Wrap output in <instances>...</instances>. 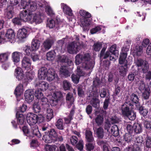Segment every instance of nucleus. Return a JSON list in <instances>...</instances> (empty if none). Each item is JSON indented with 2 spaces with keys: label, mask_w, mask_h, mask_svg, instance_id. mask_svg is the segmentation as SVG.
<instances>
[{
  "label": "nucleus",
  "mask_w": 151,
  "mask_h": 151,
  "mask_svg": "<svg viewBox=\"0 0 151 151\" xmlns=\"http://www.w3.org/2000/svg\"><path fill=\"white\" fill-rule=\"evenodd\" d=\"M75 63L76 65L82 63L83 68L86 70H91L93 68L94 62L91 59L90 55L89 53H86L83 55L78 54L75 58Z\"/></svg>",
  "instance_id": "obj_1"
},
{
  "label": "nucleus",
  "mask_w": 151,
  "mask_h": 151,
  "mask_svg": "<svg viewBox=\"0 0 151 151\" xmlns=\"http://www.w3.org/2000/svg\"><path fill=\"white\" fill-rule=\"evenodd\" d=\"M38 77L40 79L47 80L49 81L54 80L55 81H58L57 75L55 73L53 69L50 68L47 70L45 67L40 68L38 70Z\"/></svg>",
  "instance_id": "obj_2"
},
{
  "label": "nucleus",
  "mask_w": 151,
  "mask_h": 151,
  "mask_svg": "<svg viewBox=\"0 0 151 151\" xmlns=\"http://www.w3.org/2000/svg\"><path fill=\"white\" fill-rule=\"evenodd\" d=\"M21 16L23 20H27L29 23L35 24H39L42 22V14L39 12L33 13H29L27 15L26 12H22Z\"/></svg>",
  "instance_id": "obj_3"
},
{
  "label": "nucleus",
  "mask_w": 151,
  "mask_h": 151,
  "mask_svg": "<svg viewBox=\"0 0 151 151\" xmlns=\"http://www.w3.org/2000/svg\"><path fill=\"white\" fill-rule=\"evenodd\" d=\"M44 119V117L42 115H37L33 113H29L27 115V122L30 126H37L36 125L37 123L42 122Z\"/></svg>",
  "instance_id": "obj_4"
},
{
  "label": "nucleus",
  "mask_w": 151,
  "mask_h": 151,
  "mask_svg": "<svg viewBox=\"0 0 151 151\" xmlns=\"http://www.w3.org/2000/svg\"><path fill=\"white\" fill-rule=\"evenodd\" d=\"M21 5L23 8L26 10L22 11H26L27 15L29 13H32L37 9V5L36 2L31 1L29 2V0H21Z\"/></svg>",
  "instance_id": "obj_5"
},
{
  "label": "nucleus",
  "mask_w": 151,
  "mask_h": 151,
  "mask_svg": "<svg viewBox=\"0 0 151 151\" xmlns=\"http://www.w3.org/2000/svg\"><path fill=\"white\" fill-rule=\"evenodd\" d=\"M4 36V35L0 34V44L8 41L13 43L15 41V33L12 29H9L7 30L5 34V38H3Z\"/></svg>",
  "instance_id": "obj_6"
},
{
  "label": "nucleus",
  "mask_w": 151,
  "mask_h": 151,
  "mask_svg": "<svg viewBox=\"0 0 151 151\" xmlns=\"http://www.w3.org/2000/svg\"><path fill=\"white\" fill-rule=\"evenodd\" d=\"M47 97L49 100V103L52 106L56 105L58 102H61L63 99L62 95L58 92H52L51 95L47 96Z\"/></svg>",
  "instance_id": "obj_7"
},
{
  "label": "nucleus",
  "mask_w": 151,
  "mask_h": 151,
  "mask_svg": "<svg viewBox=\"0 0 151 151\" xmlns=\"http://www.w3.org/2000/svg\"><path fill=\"white\" fill-rule=\"evenodd\" d=\"M116 44H114L112 45L109 48V51H107L105 53L106 48H103L101 50L100 55L101 58H106L108 57L110 55V53L114 55H117L118 54V51L116 50Z\"/></svg>",
  "instance_id": "obj_8"
},
{
  "label": "nucleus",
  "mask_w": 151,
  "mask_h": 151,
  "mask_svg": "<svg viewBox=\"0 0 151 151\" xmlns=\"http://www.w3.org/2000/svg\"><path fill=\"white\" fill-rule=\"evenodd\" d=\"M31 130H29L28 127L24 126L22 128V131L24 134L27 136L33 137L34 135L37 136L40 134L38 127L35 126L34 127L31 126Z\"/></svg>",
  "instance_id": "obj_9"
},
{
  "label": "nucleus",
  "mask_w": 151,
  "mask_h": 151,
  "mask_svg": "<svg viewBox=\"0 0 151 151\" xmlns=\"http://www.w3.org/2000/svg\"><path fill=\"white\" fill-rule=\"evenodd\" d=\"M127 53H121L119 59V63L120 64L131 65L132 63V58L129 56L127 58Z\"/></svg>",
  "instance_id": "obj_10"
},
{
  "label": "nucleus",
  "mask_w": 151,
  "mask_h": 151,
  "mask_svg": "<svg viewBox=\"0 0 151 151\" xmlns=\"http://www.w3.org/2000/svg\"><path fill=\"white\" fill-rule=\"evenodd\" d=\"M22 67L27 71H30L33 69V66L31 65V60L29 57L24 56L22 61Z\"/></svg>",
  "instance_id": "obj_11"
},
{
  "label": "nucleus",
  "mask_w": 151,
  "mask_h": 151,
  "mask_svg": "<svg viewBox=\"0 0 151 151\" xmlns=\"http://www.w3.org/2000/svg\"><path fill=\"white\" fill-rule=\"evenodd\" d=\"M134 63L137 67H141L143 73H145L149 68L148 62L140 59H135Z\"/></svg>",
  "instance_id": "obj_12"
},
{
  "label": "nucleus",
  "mask_w": 151,
  "mask_h": 151,
  "mask_svg": "<svg viewBox=\"0 0 151 151\" xmlns=\"http://www.w3.org/2000/svg\"><path fill=\"white\" fill-rule=\"evenodd\" d=\"M81 46L78 43L73 42L70 43L67 47L68 52L70 54L76 53L80 49Z\"/></svg>",
  "instance_id": "obj_13"
},
{
  "label": "nucleus",
  "mask_w": 151,
  "mask_h": 151,
  "mask_svg": "<svg viewBox=\"0 0 151 151\" xmlns=\"http://www.w3.org/2000/svg\"><path fill=\"white\" fill-rule=\"evenodd\" d=\"M132 106H133V105L132 103L129 100H127L125 103L122 105L121 107V110L122 114L125 116L128 114L132 111L130 110L129 107L131 106V108H132Z\"/></svg>",
  "instance_id": "obj_14"
},
{
  "label": "nucleus",
  "mask_w": 151,
  "mask_h": 151,
  "mask_svg": "<svg viewBox=\"0 0 151 151\" xmlns=\"http://www.w3.org/2000/svg\"><path fill=\"white\" fill-rule=\"evenodd\" d=\"M14 76L18 81H22L24 82L27 81L24 76L23 70L20 68H17L15 70Z\"/></svg>",
  "instance_id": "obj_15"
},
{
  "label": "nucleus",
  "mask_w": 151,
  "mask_h": 151,
  "mask_svg": "<svg viewBox=\"0 0 151 151\" xmlns=\"http://www.w3.org/2000/svg\"><path fill=\"white\" fill-rule=\"evenodd\" d=\"M54 42V40L51 38H48L44 41L43 43L41 50L45 52L50 49Z\"/></svg>",
  "instance_id": "obj_16"
},
{
  "label": "nucleus",
  "mask_w": 151,
  "mask_h": 151,
  "mask_svg": "<svg viewBox=\"0 0 151 151\" xmlns=\"http://www.w3.org/2000/svg\"><path fill=\"white\" fill-rule=\"evenodd\" d=\"M89 18H86L78 19L80 26L82 27L84 31H88L89 29V26L91 24V21Z\"/></svg>",
  "instance_id": "obj_17"
},
{
  "label": "nucleus",
  "mask_w": 151,
  "mask_h": 151,
  "mask_svg": "<svg viewBox=\"0 0 151 151\" xmlns=\"http://www.w3.org/2000/svg\"><path fill=\"white\" fill-rule=\"evenodd\" d=\"M28 28H22L18 30L17 36L18 38L20 40L26 39L28 35Z\"/></svg>",
  "instance_id": "obj_18"
},
{
  "label": "nucleus",
  "mask_w": 151,
  "mask_h": 151,
  "mask_svg": "<svg viewBox=\"0 0 151 151\" xmlns=\"http://www.w3.org/2000/svg\"><path fill=\"white\" fill-rule=\"evenodd\" d=\"M76 72L77 75L73 74L71 76L73 81L76 84L78 83L80 77L83 76L84 75V73L81 70L80 67L79 66L77 67Z\"/></svg>",
  "instance_id": "obj_19"
},
{
  "label": "nucleus",
  "mask_w": 151,
  "mask_h": 151,
  "mask_svg": "<svg viewBox=\"0 0 151 151\" xmlns=\"http://www.w3.org/2000/svg\"><path fill=\"white\" fill-rule=\"evenodd\" d=\"M60 23L61 21L60 19H56L55 20L52 19L47 21V25L50 28L58 29L59 27V24Z\"/></svg>",
  "instance_id": "obj_20"
},
{
  "label": "nucleus",
  "mask_w": 151,
  "mask_h": 151,
  "mask_svg": "<svg viewBox=\"0 0 151 151\" xmlns=\"http://www.w3.org/2000/svg\"><path fill=\"white\" fill-rule=\"evenodd\" d=\"M35 87L41 90L44 91L48 89L49 84L46 81H40L35 84Z\"/></svg>",
  "instance_id": "obj_21"
},
{
  "label": "nucleus",
  "mask_w": 151,
  "mask_h": 151,
  "mask_svg": "<svg viewBox=\"0 0 151 151\" xmlns=\"http://www.w3.org/2000/svg\"><path fill=\"white\" fill-rule=\"evenodd\" d=\"M76 16L79 19L86 18H90L91 17V14L88 12L84 10H81L78 12L76 14Z\"/></svg>",
  "instance_id": "obj_22"
},
{
  "label": "nucleus",
  "mask_w": 151,
  "mask_h": 151,
  "mask_svg": "<svg viewBox=\"0 0 151 151\" xmlns=\"http://www.w3.org/2000/svg\"><path fill=\"white\" fill-rule=\"evenodd\" d=\"M33 92L30 90H27L25 92V100L28 103L31 102L34 99Z\"/></svg>",
  "instance_id": "obj_23"
},
{
  "label": "nucleus",
  "mask_w": 151,
  "mask_h": 151,
  "mask_svg": "<svg viewBox=\"0 0 151 151\" xmlns=\"http://www.w3.org/2000/svg\"><path fill=\"white\" fill-rule=\"evenodd\" d=\"M61 6L64 14L69 16H73L72 10L69 6L64 3H61Z\"/></svg>",
  "instance_id": "obj_24"
},
{
  "label": "nucleus",
  "mask_w": 151,
  "mask_h": 151,
  "mask_svg": "<svg viewBox=\"0 0 151 151\" xmlns=\"http://www.w3.org/2000/svg\"><path fill=\"white\" fill-rule=\"evenodd\" d=\"M13 7L12 6H9L5 10L4 14L5 18L9 19L12 18L14 13Z\"/></svg>",
  "instance_id": "obj_25"
},
{
  "label": "nucleus",
  "mask_w": 151,
  "mask_h": 151,
  "mask_svg": "<svg viewBox=\"0 0 151 151\" xmlns=\"http://www.w3.org/2000/svg\"><path fill=\"white\" fill-rule=\"evenodd\" d=\"M40 44V42L36 37L33 39L31 43V48L32 50L35 51L37 50L39 48Z\"/></svg>",
  "instance_id": "obj_26"
},
{
  "label": "nucleus",
  "mask_w": 151,
  "mask_h": 151,
  "mask_svg": "<svg viewBox=\"0 0 151 151\" xmlns=\"http://www.w3.org/2000/svg\"><path fill=\"white\" fill-rule=\"evenodd\" d=\"M94 133L96 134L97 137L100 139L103 138L104 135V132L103 128L101 127L97 128L95 127L93 128Z\"/></svg>",
  "instance_id": "obj_27"
},
{
  "label": "nucleus",
  "mask_w": 151,
  "mask_h": 151,
  "mask_svg": "<svg viewBox=\"0 0 151 151\" xmlns=\"http://www.w3.org/2000/svg\"><path fill=\"white\" fill-rule=\"evenodd\" d=\"M21 53L17 51L13 52L12 55V60L14 64L19 62L20 61Z\"/></svg>",
  "instance_id": "obj_28"
},
{
  "label": "nucleus",
  "mask_w": 151,
  "mask_h": 151,
  "mask_svg": "<svg viewBox=\"0 0 151 151\" xmlns=\"http://www.w3.org/2000/svg\"><path fill=\"white\" fill-rule=\"evenodd\" d=\"M60 74L62 77H67L70 76V73L65 66H61L60 70Z\"/></svg>",
  "instance_id": "obj_29"
},
{
  "label": "nucleus",
  "mask_w": 151,
  "mask_h": 151,
  "mask_svg": "<svg viewBox=\"0 0 151 151\" xmlns=\"http://www.w3.org/2000/svg\"><path fill=\"white\" fill-rule=\"evenodd\" d=\"M86 138L88 142H93L94 140L91 131L89 130H86L85 132Z\"/></svg>",
  "instance_id": "obj_30"
},
{
  "label": "nucleus",
  "mask_w": 151,
  "mask_h": 151,
  "mask_svg": "<svg viewBox=\"0 0 151 151\" xmlns=\"http://www.w3.org/2000/svg\"><path fill=\"white\" fill-rule=\"evenodd\" d=\"M23 93V86L21 84H19L16 88L14 91V94L17 98L18 97L20 96Z\"/></svg>",
  "instance_id": "obj_31"
},
{
  "label": "nucleus",
  "mask_w": 151,
  "mask_h": 151,
  "mask_svg": "<svg viewBox=\"0 0 151 151\" xmlns=\"http://www.w3.org/2000/svg\"><path fill=\"white\" fill-rule=\"evenodd\" d=\"M39 102L43 106V108L45 109L46 108L49 107V105L48 99L44 96L39 99Z\"/></svg>",
  "instance_id": "obj_32"
},
{
  "label": "nucleus",
  "mask_w": 151,
  "mask_h": 151,
  "mask_svg": "<svg viewBox=\"0 0 151 151\" xmlns=\"http://www.w3.org/2000/svg\"><path fill=\"white\" fill-rule=\"evenodd\" d=\"M55 52L54 50H52L47 52L46 55V59L47 60L52 61L55 58Z\"/></svg>",
  "instance_id": "obj_33"
},
{
  "label": "nucleus",
  "mask_w": 151,
  "mask_h": 151,
  "mask_svg": "<svg viewBox=\"0 0 151 151\" xmlns=\"http://www.w3.org/2000/svg\"><path fill=\"white\" fill-rule=\"evenodd\" d=\"M46 117L47 120L49 121L52 119L54 116V112L53 110L50 108H46Z\"/></svg>",
  "instance_id": "obj_34"
},
{
  "label": "nucleus",
  "mask_w": 151,
  "mask_h": 151,
  "mask_svg": "<svg viewBox=\"0 0 151 151\" xmlns=\"http://www.w3.org/2000/svg\"><path fill=\"white\" fill-rule=\"evenodd\" d=\"M142 47L140 46H136L134 49V55L140 56L142 53Z\"/></svg>",
  "instance_id": "obj_35"
},
{
  "label": "nucleus",
  "mask_w": 151,
  "mask_h": 151,
  "mask_svg": "<svg viewBox=\"0 0 151 151\" xmlns=\"http://www.w3.org/2000/svg\"><path fill=\"white\" fill-rule=\"evenodd\" d=\"M132 128L134 132L137 134L140 133L142 131L141 125L137 123H134Z\"/></svg>",
  "instance_id": "obj_36"
},
{
  "label": "nucleus",
  "mask_w": 151,
  "mask_h": 151,
  "mask_svg": "<svg viewBox=\"0 0 151 151\" xmlns=\"http://www.w3.org/2000/svg\"><path fill=\"white\" fill-rule=\"evenodd\" d=\"M10 53L7 52L0 54V62L2 63L6 61L8 59Z\"/></svg>",
  "instance_id": "obj_37"
},
{
  "label": "nucleus",
  "mask_w": 151,
  "mask_h": 151,
  "mask_svg": "<svg viewBox=\"0 0 151 151\" xmlns=\"http://www.w3.org/2000/svg\"><path fill=\"white\" fill-rule=\"evenodd\" d=\"M130 99L131 101L130 102L132 103V102L134 103L135 104L134 105L137 107L138 106V104H139V98L136 94L133 93L130 96Z\"/></svg>",
  "instance_id": "obj_38"
},
{
  "label": "nucleus",
  "mask_w": 151,
  "mask_h": 151,
  "mask_svg": "<svg viewBox=\"0 0 151 151\" xmlns=\"http://www.w3.org/2000/svg\"><path fill=\"white\" fill-rule=\"evenodd\" d=\"M128 65H122L119 67V73L121 75L123 76H125L127 71V66Z\"/></svg>",
  "instance_id": "obj_39"
},
{
  "label": "nucleus",
  "mask_w": 151,
  "mask_h": 151,
  "mask_svg": "<svg viewBox=\"0 0 151 151\" xmlns=\"http://www.w3.org/2000/svg\"><path fill=\"white\" fill-rule=\"evenodd\" d=\"M16 116L18 124H22L24 123V118L23 115L17 112L16 113Z\"/></svg>",
  "instance_id": "obj_40"
},
{
  "label": "nucleus",
  "mask_w": 151,
  "mask_h": 151,
  "mask_svg": "<svg viewBox=\"0 0 151 151\" xmlns=\"http://www.w3.org/2000/svg\"><path fill=\"white\" fill-rule=\"evenodd\" d=\"M24 12H26V11H22L21 12L20 14V19L18 18H16L12 20V22L18 25H19L21 24V23L22 22L27 21V20H23L22 17L21 16V14H22V13Z\"/></svg>",
  "instance_id": "obj_41"
},
{
  "label": "nucleus",
  "mask_w": 151,
  "mask_h": 151,
  "mask_svg": "<svg viewBox=\"0 0 151 151\" xmlns=\"http://www.w3.org/2000/svg\"><path fill=\"white\" fill-rule=\"evenodd\" d=\"M45 12L50 17H53L55 13L52 8L49 5L47 4L46 6Z\"/></svg>",
  "instance_id": "obj_42"
},
{
  "label": "nucleus",
  "mask_w": 151,
  "mask_h": 151,
  "mask_svg": "<svg viewBox=\"0 0 151 151\" xmlns=\"http://www.w3.org/2000/svg\"><path fill=\"white\" fill-rule=\"evenodd\" d=\"M45 148L46 151H59L58 148L55 145L47 144Z\"/></svg>",
  "instance_id": "obj_43"
},
{
  "label": "nucleus",
  "mask_w": 151,
  "mask_h": 151,
  "mask_svg": "<svg viewBox=\"0 0 151 151\" xmlns=\"http://www.w3.org/2000/svg\"><path fill=\"white\" fill-rule=\"evenodd\" d=\"M98 144L103 147L104 151H109L108 144L106 141L99 140L98 142Z\"/></svg>",
  "instance_id": "obj_44"
},
{
  "label": "nucleus",
  "mask_w": 151,
  "mask_h": 151,
  "mask_svg": "<svg viewBox=\"0 0 151 151\" xmlns=\"http://www.w3.org/2000/svg\"><path fill=\"white\" fill-rule=\"evenodd\" d=\"M111 134L115 137L117 136L119 134V130L117 125H114L111 128Z\"/></svg>",
  "instance_id": "obj_45"
},
{
  "label": "nucleus",
  "mask_w": 151,
  "mask_h": 151,
  "mask_svg": "<svg viewBox=\"0 0 151 151\" xmlns=\"http://www.w3.org/2000/svg\"><path fill=\"white\" fill-rule=\"evenodd\" d=\"M124 137L125 141L127 142L132 141L134 138L133 134L130 132L126 133L124 135Z\"/></svg>",
  "instance_id": "obj_46"
},
{
  "label": "nucleus",
  "mask_w": 151,
  "mask_h": 151,
  "mask_svg": "<svg viewBox=\"0 0 151 151\" xmlns=\"http://www.w3.org/2000/svg\"><path fill=\"white\" fill-rule=\"evenodd\" d=\"M57 127L59 129L63 130L64 129L63 122L62 119H59L57 121L55 124Z\"/></svg>",
  "instance_id": "obj_47"
},
{
  "label": "nucleus",
  "mask_w": 151,
  "mask_h": 151,
  "mask_svg": "<svg viewBox=\"0 0 151 151\" xmlns=\"http://www.w3.org/2000/svg\"><path fill=\"white\" fill-rule=\"evenodd\" d=\"M145 148H150L151 147V137L147 135L145 139Z\"/></svg>",
  "instance_id": "obj_48"
},
{
  "label": "nucleus",
  "mask_w": 151,
  "mask_h": 151,
  "mask_svg": "<svg viewBox=\"0 0 151 151\" xmlns=\"http://www.w3.org/2000/svg\"><path fill=\"white\" fill-rule=\"evenodd\" d=\"M138 106H137V108L139 109L140 114L143 115V116L147 115L148 113V110L147 109H144L141 106L140 104H138Z\"/></svg>",
  "instance_id": "obj_49"
},
{
  "label": "nucleus",
  "mask_w": 151,
  "mask_h": 151,
  "mask_svg": "<svg viewBox=\"0 0 151 151\" xmlns=\"http://www.w3.org/2000/svg\"><path fill=\"white\" fill-rule=\"evenodd\" d=\"M137 84L138 86L139 89L141 91H142L145 90V88L147 87H145V85L144 81L142 80H139Z\"/></svg>",
  "instance_id": "obj_50"
},
{
  "label": "nucleus",
  "mask_w": 151,
  "mask_h": 151,
  "mask_svg": "<svg viewBox=\"0 0 151 151\" xmlns=\"http://www.w3.org/2000/svg\"><path fill=\"white\" fill-rule=\"evenodd\" d=\"M142 92V96L145 99L149 98L150 93V90L149 87L145 88V90Z\"/></svg>",
  "instance_id": "obj_51"
},
{
  "label": "nucleus",
  "mask_w": 151,
  "mask_h": 151,
  "mask_svg": "<svg viewBox=\"0 0 151 151\" xmlns=\"http://www.w3.org/2000/svg\"><path fill=\"white\" fill-rule=\"evenodd\" d=\"M43 140L46 143H50L52 142L54 138L50 135H46L43 137Z\"/></svg>",
  "instance_id": "obj_52"
},
{
  "label": "nucleus",
  "mask_w": 151,
  "mask_h": 151,
  "mask_svg": "<svg viewBox=\"0 0 151 151\" xmlns=\"http://www.w3.org/2000/svg\"><path fill=\"white\" fill-rule=\"evenodd\" d=\"M74 113V110L73 109L71 110L70 112L69 116L68 118H64L65 122L66 124H68L70 123L71 120L72 119V116Z\"/></svg>",
  "instance_id": "obj_53"
},
{
  "label": "nucleus",
  "mask_w": 151,
  "mask_h": 151,
  "mask_svg": "<svg viewBox=\"0 0 151 151\" xmlns=\"http://www.w3.org/2000/svg\"><path fill=\"white\" fill-rule=\"evenodd\" d=\"M104 120V118L101 115H98L95 119V120L97 124L100 126L103 123Z\"/></svg>",
  "instance_id": "obj_54"
},
{
  "label": "nucleus",
  "mask_w": 151,
  "mask_h": 151,
  "mask_svg": "<svg viewBox=\"0 0 151 151\" xmlns=\"http://www.w3.org/2000/svg\"><path fill=\"white\" fill-rule=\"evenodd\" d=\"M102 46V43L100 42H97L94 43L93 48L96 51H99L101 49Z\"/></svg>",
  "instance_id": "obj_55"
},
{
  "label": "nucleus",
  "mask_w": 151,
  "mask_h": 151,
  "mask_svg": "<svg viewBox=\"0 0 151 151\" xmlns=\"http://www.w3.org/2000/svg\"><path fill=\"white\" fill-rule=\"evenodd\" d=\"M33 109L35 113H38L40 111L41 108L39 104V102H35L34 104Z\"/></svg>",
  "instance_id": "obj_56"
},
{
  "label": "nucleus",
  "mask_w": 151,
  "mask_h": 151,
  "mask_svg": "<svg viewBox=\"0 0 151 151\" xmlns=\"http://www.w3.org/2000/svg\"><path fill=\"white\" fill-rule=\"evenodd\" d=\"M42 91L37 88L35 92V96L37 99H39L43 97V94L42 93Z\"/></svg>",
  "instance_id": "obj_57"
},
{
  "label": "nucleus",
  "mask_w": 151,
  "mask_h": 151,
  "mask_svg": "<svg viewBox=\"0 0 151 151\" xmlns=\"http://www.w3.org/2000/svg\"><path fill=\"white\" fill-rule=\"evenodd\" d=\"M102 26H98L91 29L90 30V32L91 34H93L100 32L102 28Z\"/></svg>",
  "instance_id": "obj_58"
},
{
  "label": "nucleus",
  "mask_w": 151,
  "mask_h": 151,
  "mask_svg": "<svg viewBox=\"0 0 151 151\" xmlns=\"http://www.w3.org/2000/svg\"><path fill=\"white\" fill-rule=\"evenodd\" d=\"M71 86L70 83L66 80L64 81L63 82V86L64 90H69Z\"/></svg>",
  "instance_id": "obj_59"
},
{
  "label": "nucleus",
  "mask_w": 151,
  "mask_h": 151,
  "mask_svg": "<svg viewBox=\"0 0 151 151\" xmlns=\"http://www.w3.org/2000/svg\"><path fill=\"white\" fill-rule=\"evenodd\" d=\"M95 142H88L86 144V150L88 151L93 150L95 147Z\"/></svg>",
  "instance_id": "obj_60"
},
{
  "label": "nucleus",
  "mask_w": 151,
  "mask_h": 151,
  "mask_svg": "<svg viewBox=\"0 0 151 151\" xmlns=\"http://www.w3.org/2000/svg\"><path fill=\"white\" fill-rule=\"evenodd\" d=\"M129 120H133L136 118V114L133 111H131L126 116Z\"/></svg>",
  "instance_id": "obj_61"
},
{
  "label": "nucleus",
  "mask_w": 151,
  "mask_h": 151,
  "mask_svg": "<svg viewBox=\"0 0 151 151\" xmlns=\"http://www.w3.org/2000/svg\"><path fill=\"white\" fill-rule=\"evenodd\" d=\"M66 100L70 102V103L72 104L74 101V98L73 97L72 94L71 93H68L66 95Z\"/></svg>",
  "instance_id": "obj_62"
},
{
  "label": "nucleus",
  "mask_w": 151,
  "mask_h": 151,
  "mask_svg": "<svg viewBox=\"0 0 151 151\" xmlns=\"http://www.w3.org/2000/svg\"><path fill=\"white\" fill-rule=\"evenodd\" d=\"M144 127L146 129L150 130L151 129V122L147 121L145 120L143 122Z\"/></svg>",
  "instance_id": "obj_63"
},
{
  "label": "nucleus",
  "mask_w": 151,
  "mask_h": 151,
  "mask_svg": "<svg viewBox=\"0 0 151 151\" xmlns=\"http://www.w3.org/2000/svg\"><path fill=\"white\" fill-rule=\"evenodd\" d=\"M91 104L95 108L97 107L99 105V101L96 99H93L91 101Z\"/></svg>",
  "instance_id": "obj_64"
}]
</instances>
